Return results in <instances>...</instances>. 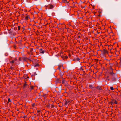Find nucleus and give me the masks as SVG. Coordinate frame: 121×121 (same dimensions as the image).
<instances>
[{
	"mask_svg": "<svg viewBox=\"0 0 121 121\" xmlns=\"http://www.w3.org/2000/svg\"><path fill=\"white\" fill-rule=\"evenodd\" d=\"M109 73L111 77L112 81L113 82H115L116 81L117 78V74L113 73L112 71L109 72Z\"/></svg>",
	"mask_w": 121,
	"mask_h": 121,
	"instance_id": "f257e3e1",
	"label": "nucleus"
},
{
	"mask_svg": "<svg viewBox=\"0 0 121 121\" xmlns=\"http://www.w3.org/2000/svg\"><path fill=\"white\" fill-rule=\"evenodd\" d=\"M63 100L65 102L64 104L65 105L69 104L70 103V99H65Z\"/></svg>",
	"mask_w": 121,
	"mask_h": 121,
	"instance_id": "f03ea898",
	"label": "nucleus"
},
{
	"mask_svg": "<svg viewBox=\"0 0 121 121\" xmlns=\"http://www.w3.org/2000/svg\"><path fill=\"white\" fill-rule=\"evenodd\" d=\"M61 82V79H60V78L56 79L55 81V83L56 84L60 83Z\"/></svg>",
	"mask_w": 121,
	"mask_h": 121,
	"instance_id": "7ed1b4c3",
	"label": "nucleus"
},
{
	"mask_svg": "<svg viewBox=\"0 0 121 121\" xmlns=\"http://www.w3.org/2000/svg\"><path fill=\"white\" fill-rule=\"evenodd\" d=\"M25 20L26 21H27L29 19H30L29 15L26 14L25 16Z\"/></svg>",
	"mask_w": 121,
	"mask_h": 121,
	"instance_id": "20e7f679",
	"label": "nucleus"
},
{
	"mask_svg": "<svg viewBox=\"0 0 121 121\" xmlns=\"http://www.w3.org/2000/svg\"><path fill=\"white\" fill-rule=\"evenodd\" d=\"M53 5H52L51 4H50L48 5V6H45V7H48L50 9H53Z\"/></svg>",
	"mask_w": 121,
	"mask_h": 121,
	"instance_id": "39448f33",
	"label": "nucleus"
},
{
	"mask_svg": "<svg viewBox=\"0 0 121 121\" xmlns=\"http://www.w3.org/2000/svg\"><path fill=\"white\" fill-rule=\"evenodd\" d=\"M39 52L40 53L43 54L44 52H46L45 50H43L42 48L39 49Z\"/></svg>",
	"mask_w": 121,
	"mask_h": 121,
	"instance_id": "423d86ee",
	"label": "nucleus"
},
{
	"mask_svg": "<svg viewBox=\"0 0 121 121\" xmlns=\"http://www.w3.org/2000/svg\"><path fill=\"white\" fill-rule=\"evenodd\" d=\"M89 88L91 89H92L93 88H95V86L94 85L92 84H90L89 86Z\"/></svg>",
	"mask_w": 121,
	"mask_h": 121,
	"instance_id": "0eeeda50",
	"label": "nucleus"
},
{
	"mask_svg": "<svg viewBox=\"0 0 121 121\" xmlns=\"http://www.w3.org/2000/svg\"><path fill=\"white\" fill-rule=\"evenodd\" d=\"M96 88L99 91H101L102 90V89L101 88V86H98L96 87Z\"/></svg>",
	"mask_w": 121,
	"mask_h": 121,
	"instance_id": "6e6552de",
	"label": "nucleus"
},
{
	"mask_svg": "<svg viewBox=\"0 0 121 121\" xmlns=\"http://www.w3.org/2000/svg\"><path fill=\"white\" fill-rule=\"evenodd\" d=\"M22 58L23 61H26L27 60V59H28V58L25 57H22Z\"/></svg>",
	"mask_w": 121,
	"mask_h": 121,
	"instance_id": "1a4fd4ad",
	"label": "nucleus"
},
{
	"mask_svg": "<svg viewBox=\"0 0 121 121\" xmlns=\"http://www.w3.org/2000/svg\"><path fill=\"white\" fill-rule=\"evenodd\" d=\"M80 60V59L78 57H77L76 58H74L73 59V61H75L76 60H77L78 61H79V60Z\"/></svg>",
	"mask_w": 121,
	"mask_h": 121,
	"instance_id": "9d476101",
	"label": "nucleus"
},
{
	"mask_svg": "<svg viewBox=\"0 0 121 121\" xmlns=\"http://www.w3.org/2000/svg\"><path fill=\"white\" fill-rule=\"evenodd\" d=\"M33 66L34 67H38L39 66V65L38 63H36V64H33Z\"/></svg>",
	"mask_w": 121,
	"mask_h": 121,
	"instance_id": "9b49d317",
	"label": "nucleus"
},
{
	"mask_svg": "<svg viewBox=\"0 0 121 121\" xmlns=\"http://www.w3.org/2000/svg\"><path fill=\"white\" fill-rule=\"evenodd\" d=\"M111 100H112V101H110V102H109V103H108V104H111L112 105H113V101L114 100V99H112Z\"/></svg>",
	"mask_w": 121,
	"mask_h": 121,
	"instance_id": "f8f14e48",
	"label": "nucleus"
},
{
	"mask_svg": "<svg viewBox=\"0 0 121 121\" xmlns=\"http://www.w3.org/2000/svg\"><path fill=\"white\" fill-rule=\"evenodd\" d=\"M63 66V65H58V67L57 69L59 70L60 71H61L60 68L62 67Z\"/></svg>",
	"mask_w": 121,
	"mask_h": 121,
	"instance_id": "ddd939ff",
	"label": "nucleus"
},
{
	"mask_svg": "<svg viewBox=\"0 0 121 121\" xmlns=\"http://www.w3.org/2000/svg\"><path fill=\"white\" fill-rule=\"evenodd\" d=\"M11 29H11L10 30H8L9 31V33L11 35H12L13 33V31L11 30Z\"/></svg>",
	"mask_w": 121,
	"mask_h": 121,
	"instance_id": "4468645a",
	"label": "nucleus"
},
{
	"mask_svg": "<svg viewBox=\"0 0 121 121\" xmlns=\"http://www.w3.org/2000/svg\"><path fill=\"white\" fill-rule=\"evenodd\" d=\"M61 79H62V84H64L65 83V78H63Z\"/></svg>",
	"mask_w": 121,
	"mask_h": 121,
	"instance_id": "2eb2a0df",
	"label": "nucleus"
},
{
	"mask_svg": "<svg viewBox=\"0 0 121 121\" xmlns=\"http://www.w3.org/2000/svg\"><path fill=\"white\" fill-rule=\"evenodd\" d=\"M103 50L104 54H106L107 52V50H106L105 49H103Z\"/></svg>",
	"mask_w": 121,
	"mask_h": 121,
	"instance_id": "dca6fc26",
	"label": "nucleus"
},
{
	"mask_svg": "<svg viewBox=\"0 0 121 121\" xmlns=\"http://www.w3.org/2000/svg\"><path fill=\"white\" fill-rule=\"evenodd\" d=\"M60 77L59 78L60 79H61L62 78H63V73H60Z\"/></svg>",
	"mask_w": 121,
	"mask_h": 121,
	"instance_id": "f3484780",
	"label": "nucleus"
},
{
	"mask_svg": "<svg viewBox=\"0 0 121 121\" xmlns=\"http://www.w3.org/2000/svg\"><path fill=\"white\" fill-rule=\"evenodd\" d=\"M65 87H66L69 88V87L70 86V85H69L68 83L66 84L65 85Z\"/></svg>",
	"mask_w": 121,
	"mask_h": 121,
	"instance_id": "a211bd4d",
	"label": "nucleus"
},
{
	"mask_svg": "<svg viewBox=\"0 0 121 121\" xmlns=\"http://www.w3.org/2000/svg\"><path fill=\"white\" fill-rule=\"evenodd\" d=\"M25 83L24 84L23 87L24 88L27 86V84H26V82L25 81Z\"/></svg>",
	"mask_w": 121,
	"mask_h": 121,
	"instance_id": "6ab92c4d",
	"label": "nucleus"
},
{
	"mask_svg": "<svg viewBox=\"0 0 121 121\" xmlns=\"http://www.w3.org/2000/svg\"><path fill=\"white\" fill-rule=\"evenodd\" d=\"M62 2L63 3H68L69 2H68L67 0H62Z\"/></svg>",
	"mask_w": 121,
	"mask_h": 121,
	"instance_id": "aec40b11",
	"label": "nucleus"
},
{
	"mask_svg": "<svg viewBox=\"0 0 121 121\" xmlns=\"http://www.w3.org/2000/svg\"><path fill=\"white\" fill-rule=\"evenodd\" d=\"M30 87L31 88V90H33L34 88V87L33 86L30 85Z\"/></svg>",
	"mask_w": 121,
	"mask_h": 121,
	"instance_id": "412c9836",
	"label": "nucleus"
},
{
	"mask_svg": "<svg viewBox=\"0 0 121 121\" xmlns=\"http://www.w3.org/2000/svg\"><path fill=\"white\" fill-rule=\"evenodd\" d=\"M11 101L10 99L9 98L8 99V101L7 102V104H8L9 102H10Z\"/></svg>",
	"mask_w": 121,
	"mask_h": 121,
	"instance_id": "4be33fe9",
	"label": "nucleus"
},
{
	"mask_svg": "<svg viewBox=\"0 0 121 121\" xmlns=\"http://www.w3.org/2000/svg\"><path fill=\"white\" fill-rule=\"evenodd\" d=\"M113 103L114 104H117V102L116 100H114L113 101Z\"/></svg>",
	"mask_w": 121,
	"mask_h": 121,
	"instance_id": "5701e85b",
	"label": "nucleus"
},
{
	"mask_svg": "<svg viewBox=\"0 0 121 121\" xmlns=\"http://www.w3.org/2000/svg\"><path fill=\"white\" fill-rule=\"evenodd\" d=\"M110 72H113V69H112V67L110 66Z\"/></svg>",
	"mask_w": 121,
	"mask_h": 121,
	"instance_id": "b1692460",
	"label": "nucleus"
},
{
	"mask_svg": "<svg viewBox=\"0 0 121 121\" xmlns=\"http://www.w3.org/2000/svg\"><path fill=\"white\" fill-rule=\"evenodd\" d=\"M14 60H13L12 61H10L9 62L10 63L13 64V63H14Z\"/></svg>",
	"mask_w": 121,
	"mask_h": 121,
	"instance_id": "393cba45",
	"label": "nucleus"
},
{
	"mask_svg": "<svg viewBox=\"0 0 121 121\" xmlns=\"http://www.w3.org/2000/svg\"><path fill=\"white\" fill-rule=\"evenodd\" d=\"M61 57L64 60H65V56L63 55H62L61 56Z\"/></svg>",
	"mask_w": 121,
	"mask_h": 121,
	"instance_id": "a878e982",
	"label": "nucleus"
},
{
	"mask_svg": "<svg viewBox=\"0 0 121 121\" xmlns=\"http://www.w3.org/2000/svg\"><path fill=\"white\" fill-rule=\"evenodd\" d=\"M110 89L111 90H114V88L112 87H110Z\"/></svg>",
	"mask_w": 121,
	"mask_h": 121,
	"instance_id": "bb28decb",
	"label": "nucleus"
},
{
	"mask_svg": "<svg viewBox=\"0 0 121 121\" xmlns=\"http://www.w3.org/2000/svg\"><path fill=\"white\" fill-rule=\"evenodd\" d=\"M68 58V57L67 56H66L65 57V59H67Z\"/></svg>",
	"mask_w": 121,
	"mask_h": 121,
	"instance_id": "cd10ccee",
	"label": "nucleus"
},
{
	"mask_svg": "<svg viewBox=\"0 0 121 121\" xmlns=\"http://www.w3.org/2000/svg\"><path fill=\"white\" fill-rule=\"evenodd\" d=\"M54 107V106L53 105H51V108H53Z\"/></svg>",
	"mask_w": 121,
	"mask_h": 121,
	"instance_id": "c85d7f7f",
	"label": "nucleus"
},
{
	"mask_svg": "<svg viewBox=\"0 0 121 121\" xmlns=\"http://www.w3.org/2000/svg\"><path fill=\"white\" fill-rule=\"evenodd\" d=\"M20 26H18V30H20Z\"/></svg>",
	"mask_w": 121,
	"mask_h": 121,
	"instance_id": "c756f323",
	"label": "nucleus"
},
{
	"mask_svg": "<svg viewBox=\"0 0 121 121\" xmlns=\"http://www.w3.org/2000/svg\"><path fill=\"white\" fill-rule=\"evenodd\" d=\"M79 69L80 70H82V71L83 70V69L82 68V67H81V68Z\"/></svg>",
	"mask_w": 121,
	"mask_h": 121,
	"instance_id": "7c9ffc66",
	"label": "nucleus"
},
{
	"mask_svg": "<svg viewBox=\"0 0 121 121\" xmlns=\"http://www.w3.org/2000/svg\"><path fill=\"white\" fill-rule=\"evenodd\" d=\"M33 51V48H31L30 49V52H32Z\"/></svg>",
	"mask_w": 121,
	"mask_h": 121,
	"instance_id": "2f4dec72",
	"label": "nucleus"
},
{
	"mask_svg": "<svg viewBox=\"0 0 121 121\" xmlns=\"http://www.w3.org/2000/svg\"><path fill=\"white\" fill-rule=\"evenodd\" d=\"M19 60L20 61H21L22 60V58L21 57H19Z\"/></svg>",
	"mask_w": 121,
	"mask_h": 121,
	"instance_id": "473e14b6",
	"label": "nucleus"
},
{
	"mask_svg": "<svg viewBox=\"0 0 121 121\" xmlns=\"http://www.w3.org/2000/svg\"><path fill=\"white\" fill-rule=\"evenodd\" d=\"M27 60H29L30 61V62H31V61H32L31 60H30V57H29V58H28V59H27Z\"/></svg>",
	"mask_w": 121,
	"mask_h": 121,
	"instance_id": "72a5a7b5",
	"label": "nucleus"
},
{
	"mask_svg": "<svg viewBox=\"0 0 121 121\" xmlns=\"http://www.w3.org/2000/svg\"><path fill=\"white\" fill-rule=\"evenodd\" d=\"M14 30H16L17 29V27H15L14 28Z\"/></svg>",
	"mask_w": 121,
	"mask_h": 121,
	"instance_id": "f704fd0d",
	"label": "nucleus"
},
{
	"mask_svg": "<svg viewBox=\"0 0 121 121\" xmlns=\"http://www.w3.org/2000/svg\"><path fill=\"white\" fill-rule=\"evenodd\" d=\"M35 105V103H33L32 105V106H34Z\"/></svg>",
	"mask_w": 121,
	"mask_h": 121,
	"instance_id": "c9c22d12",
	"label": "nucleus"
},
{
	"mask_svg": "<svg viewBox=\"0 0 121 121\" xmlns=\"http://www.w3.org/2000/svg\"><path fill=\"white\" fill-rule=\"evenodd\" d=\"M26 117H27V116H24L23 117V118H24V119H25V118Z\"/></svg>",
	"mask_w": 121,
	"mask_h": 121,
	"instance_id": "e433bc0d",
	"label": "nucleus"
},
{
	"mask_svg": "<svg viewBox=\"0 0 121 121\" xmlns=\"http://www.w3.org/2000/svg\"><path fill=\"white\" fill-rule=\"evenodd\" d=\"M41 112L40 110H37V113H39Z\"/></svg>",
	"mask_w": 121,
	"mask_h": 121,
	"instance_id": "4c0bfd02",
	"label": "nucleus"
},
{
	"mask_svg": "<svg viewBox=\"0 0 121 121\" xmlns=\"http://www.w3.org/2000/svg\"><path fill=\"white\" fill-rule=\"evenodd\" d=\"M77 37L78 39H79L80 38V36H78Z\"/></svg>",
	"mask_w": 121,
	"mask_h": 121,
	"instance_id": "58836bf2",
	"label": "nucleus"
},
{
	"mask_svg": "<svg viewBox=\"0 0 121 121\" xmlns=\"http://www.w3.org/2000/svg\"><path fill=\"white\" fill-rule=\"evenodd\" d=\"M18 43H19V44H20L21 43V42L20 41H19V42H18Z\"/></svg>",
	"mask_w": 121,
	"mask_h": 121,
	"instance_id": "ea45409f",
	"label": "nucleus"
},
{
	"mask_svg": "<svg viewBox=\"0 0 121 121\" xmlns=\"http://www.w3.org/2000/svg\"><path fill=\"white\" fill-rule=\"evenodd\" d=\"M68 55H69L68 56H70V54H69Z\"/></svg>",
	"mask_w": 121,
	"mask_h": 121,
	"instance_id": "a19ab883",
	"label": "nucleus"
},
{
	"mask_svg": "<svg viewBox=\"0 0 121 121\" xmlns=\"http://www.w3.org/2000/svg\"><path fill=\"white\" fill-rule=\"evenodd\" d=\"M27 78H29V77L28 76H27Z\"/></svg>",
	"mask_w": 121,
	"mask_h": 121,
	"instance_id": "79ce46f5",
	"label": "nucleus"
},
{
	"mask_svg": "<svg viewBox=\"0 0 121 121\" xmlns=\"http://www.w3.org/2000/svg\"><path fill=\"white\" fill-rule=\"evenodd\" d=\"M13 68V67H10V68H11V69H12V68Z\"/></svg>",
	"mask_w": 121,
	"mask_h": 121,
	"instance_id": "37998d69",
	"label": "nucleus"
},
{
	"mask_svg": "<svg viewBox=\"0 0 121 121\" xmlns=\"http://www.w3.org/2000/svg\"><path fill=\"white\" fill-rule=\"evenodd\" d=\"M26 75H24V76H23V77L24 78H25V77H26Z\"/></svg>",
	"mask_w": 121,
	"mask_h": 121,
	"instance_id": "c03bdc74",
	"label": "nucleus"
},
{
	"mask_svg": "<svg viewBox=\"0 0 121 121\" xmlns=\"http://www.w3.org/2000/svg\"><path fill=\"white\" fill-rule=\"evenodd\" d=\"M43 95L44 96H45V94H44Z\"/></svg>",
	"mask_w": 121,
	"mask_h": 121,
	"instance_id": "a18cd8bd",
	"label": "nucleus"
},
{
	"mask_svg": "<svg viewBox=\"0 0 121 121\" xmlns=\"http://www.w3.org/2000/svg\"><path fill=\"white\" fill-rule=\"evenodd\" d=\"M100 16V14H99V15H98V16Z\"/></svg>",
	"mask_w": 121,
	"mask_h": 121,
	"instance_id": "49530a36",
	"label": "nucleus"
},
{
	"mask_svg": "<svg viewBox=\"0 0 121 121\" xmlns=\"http://www.w3.org/2000/svg\"><path fill=\"white\" fill-rule=\"evenodd\" d=\"M24 79H26V78H25Z\"/></svg>",
	"mask_w": 121,
	"mask_h": 121,
	"instance_id": "de8ad7c7",
	"label": "nucleus"
}]
</instances>
